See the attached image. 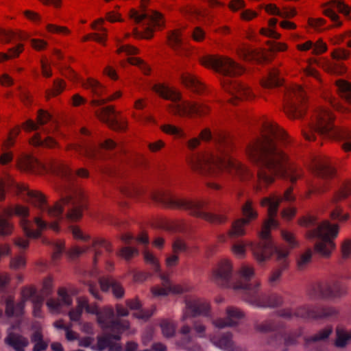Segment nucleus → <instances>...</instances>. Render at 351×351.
<instances>
[{
    "instance_id": "nucleus-1",
    "label": "nucleus",
    "mask_w": 351,
    "mask_h": 351,
    "mask_svg": "<svg viewBox=\"0 0 351 351\" xmlns=\"http://www.w3.org/2000/svg\"><path fill=\"white\" fill-rule=\"evenodd\" d=\"M286 138L285 132L274 123L266 122L263 125V138L247 149L249 157L259 165L258 184L256 191L274 181L273 175L278 174L295 182L300 174L289 165L287 155L278 147L277 143Z\"/></svg>"
},
{
    "instance_id": "nucleus-2",
    "label": "nucleus",
    "mask_w": 351,
    "mask_h": 351,
    "mask_svg": "<svg viewBox=\"0 0 351 351\" xmlns=\"http://www.w3.org/2000/svg\"><path fill=\"white\" fill-rule=\"evenodd\" d=\"M203 64L214 69L222 75V86L230 93L229 101L233 105H236L240 99L252 97L253 94L247 86L234 79L243 72V69L232 59L222 56H210L203 61Z\"/></svg>"
},
{
    "instance_id": "nucleus-3",
    "label": "nucleus",
    "mask_w": 351,
    "mask_h": 351,
    "mask_svg": "<svg viewBox=\"0 0 351 351\" xmlns=\"http://www.w3.org/2000/svg\"><path fill=\"white\" fill-rule=\"evenodd\" d=\"M223 138L221 134L215 138V143L218 144L219 154H198L189 161L191 168L202 176L214 177L217 176L219 167H224L234 170L242 179L247 169L241 163L228 157V153L222 147Z\"/></svg>"
},
{
    "instance_id": "nucleus-4",
    "label": "nucleus",
    "mask_w": 351,
    "mask_h": 351,
    "mask_svg": "<svg viewBox=\"0 0 351 351\" xmlns=\"http://www.w3.org/2000/svg\"><path fill=\"white\" fill-rule=\"evenodd\" d=\"M151 197L156 202L160 203L164 206L189 210L192 215L201 217L213 223H223L226 221V217L224 215H218L205 212L204 208L206 202L204 201L175 199L167 197L164 193H152Z\"/></svg>"
},
{
    "instance_id": "nucleus-5",
    "label": "nucleus",
    "mask_w": 351,
    "mask_h": 351,
    "mask_svg": "<svg viewBox=\"0 0 351 351\" xmlns=\"http://www.w3.org/2000/svg\"><path fill=\"white\" fill-rule=\"evenodd\" d=\"M80 192H66L53 206L47 208V212L50 217L59 219L62 218V213L66 209V219L71 222L77 221L82 217L84 204Z\"/></svg>"
},
{
    "instance_id": "nucleus-6",
    "label": "nucleus",
    "mask_w": 351,
    "mask_h": 351,
    "mask_svg": "<svg viewBox=\"0 0 351 351\" xmlns=\"http://www.w3.org/2000/svg\"><path fill=\"white\" fill-rule=\"evenodd\" d=\"M130 17L136 24L143 27L142 31L134 28L133 34L136 38H145L149 39L152 37L155 27H160L164 21L160 13L152 10L137 11L132 9L130 11Z\"/></svg>"
},
{
    "instance_id": "nucleus-7",
    "label": "nucleus",
    "mask_w": 351,
    "mask_h": 351,
    "mask_svg": "<svg viewBox=\"0 0 351 351\" xmlns=\"http://www.w3.org/2000/svg\"><path fill=\"white\" fill-rule=\"evenodd\" d=\"M339 227L324 221L314 230L313 236L321 239L315 245V251L324 257H328L335 245L332 239L337 236Z\"/></svg>"
},
{
    "instance_id": "nucleus-8",
    "label": "nucleus",
    "mask_w": 351,
    "mask_h": 351,
    "mask_svg": "<svg viewBox=\"0 0 351 351\" xmlns=\"http://www.w3.org/2000/svg\"><path fill=\"white\" fill-rule=\"evenodd\" d=\"M152 90L162 98L173 102L177 110H199V108H204L210 110L209 106H203L197 103L185 99L176 88L164 84H154Z\"/></svg>"
},
{
    "instance_id": "nucleus-9",
    "label": "nucleus",
    "mask_w": 351,
    "mask_h": 351,
    "mask_svg": "<svg viewBox=\"0 0 351 351\" xmlns=\"http://www.w3.org/2000/svg\"><path fill=\"white\" fill-rule=\"evenodd\" d=\"M332 117L329 111H320L316 116L313 128L320 135L328 136L339 140L348 141L351 134L344 129L337 128L331 124Z\"/></svg>"
},
{
    "instance_id": "nucleus-10",
    "label": "nucleus",
    "mask_w": 351,
    "mask_h": 351,
    "mask_svg": "<svg viewBox=\"0 0 351 351\" xmlns=\"http://www.w3.org/2000/svg\"><path fill=\"white\" fill-rule=\"evenodd\" d=\"M233 289L235 291H243V300L257 307L264 305V299L266 297V293L261 288V282L254 281L252 282H236L233 285Z\"/></svg>"
},
{
    "instance_id": "nucleus-11",
    "label": "nucleus",
    "mask_w": 351,
    "mask_h": 351,
    "mask_svg": "<svg viewBox=\"0 0 351 351\" xmlns=\"http://www.w3.org/2000/svg\"><path fill=\"white\" fill-rule=\"evenodd\" d=\"M262 240L258 243H250L249 244L254 256L258 263H263L266 261L274 252L277 254L278 260H282L288 256L289 252L287 250L274 247L269 238L262 239Z\"/></svg>"
},
{
    "instance_id": "nucleus-12",
    "label": "nucleus",
    "mask_w": 351,
    "mask_h": 351,
    "mask_svg": "<svg viewBox=\"0 0 351 351\" xmlns=\"http://www.w3.org/2000/svg\"><path fill=\"white\" fill-rule=\"evenodd\" d=\"M35 293V290L30 287H23L21 290V300L15 304L12 296H7L5 298V313L10 317L13 316L19 317L23 314L25 303L29 299H32Z\"/></svg>"
},
{
    "instance_id": "nucleus-13",
    "label": "nucleus",
    "mask_w": 351,
    "mask_h": 351,
    "mask_svg": "<svg viewBox=\"0 0 351 351\" xmlns=\"http://www.w3.org/2000/svg\"><path fill=\"white\" fill-rule=\"evenodd\" d=\"M281 201L282 198L276 196L265 197L261 201L262 206H268L267 211L269 217V219L265 222L262 231L259 233L261 239L269 238L270 228L277 226V222L273 217L276 215L278 208Z\"/></svg>"
},
{
    "instance_id": "nucleus-14",
    "label": "nucleus",
    "mask_w": 351,
    "mask_h": 351,
    "mask_svg": "<svg viewBox=\"0 0 351 351\" xmlns=\"http://www.w3.org/2000/svg\"><path fill=\"white\" fill-rule=\"evenodd\" d=\"M185 308L180 318L182 322H185L190 317L206 314L209 310L208 304L199 300L185 299Z\"/></svg>"
},
{
    "instance_id": "nucleus-15",
    "label": "nucleus",
    "mask_w": 351,
    "mask_h": 351,
    "mask_svg": "<svg viewBox=\"0 0 351 351\" xmlns=\"http://www.w3.org/2000/svg\"><path fill=\"white\" fill-rule=\"evenodd\" d=\"M317 289L319 295L326 298H340L347 292L346 287L337 281L319 284Z\"/></svg>"
},
{
    "instance_id": "nucleus-16",
    "label": "nucleus",
    "mask_w": 351,
    "mask_h": 351,
    "mask_svg": "<svg viewBox=\"0 0 351 351\" xmlns=\"http://www.w3.org/2000/svg\"><path fill=\"white\" fill-rule=\"evenodd\" d=\"M226 318L217 319L213 324L218 328L233 327L238 324L239 320L244 317V313L238 308L228 306L226 308Z\"/></svg>"
},
{
    "instance_id": "nucleus-17",
    "label": "nucleus",
    "mask_w": 351,
    "mask_h": 351,
    "mask_svg": "<svg viewBox=\"0 0 351 351\" xmlns=\"http://www.w3.org/2000/svg\"><path fill=\"white\" fill-rule=\"evenodd\" d=\"M337 313V311L332 308H324L319 311L307 306H302L294 310L295 317L303 319L327 317Z\"/></svg>"
},
{
    "instance_id": "nucleus-18",
    "label": "nucleus",
    "mask_w": 351,
    "mask_h": 351,
    "mask_svg": "<svg viewBox=\"0 0 351 351\" xmlns=\"http://www.w3.org/2000/svg\"><path fill=\"white\" fill-rule=\"evenodd\" d=\"M232 267L230 261H222L213 271V278L217 283L226 286L232 277Z\"/></svg>"
},
{
    "instance_id": "nucleus-19",
    "label": "nucleus",
    "mask_w": 351,
    "mask_h": 351,
    "mask_svg": "<svg viewBox=\"0 0 351 351\" xmlns=\"http://www.w3.org/2000/svg\"><path fill=\"white\" fill-rule=\"evenodd\" d=\"M100 289L104 292L112 289L113 295L117 298L124 295V289L121 285L111 276H102L99 278Z\"/></svg>"
},
{
    "instance_id": "nucleus-20",
    "label": "nucleus",
    "mask_w": 351,
    "mask_h": 351,
    "mask_svg": "<svg viewBox=\"0 0 351 351\" xmlns=\"http://www.w3.org/2000/svg\"><path fill=\"white\" fill-rule=\"evenodd\" d=\"M58 294V300L49 299L47 302V306L53 313H58L62 306H70L72 304V299L64 288L59 289Z\"/></svg>"
},
{
    "instance_id": "nucleus-21",
    "label": "nucleus",
    "mask_w": 351,
    "mask_h": 351,
    "mask_svg": "<svg viewBox=\"0 0 351 351\" xmlns=\"http://www.w3.org/2000/svg\"><path fill=\"white\" fill-rule=\"evenodd\" d=\"M16 187L21 196L23 197L27 196L28 197L27 201L35 206L44 209L46 201L43 194L38 191H30L25 185H17Z\"/></svg>"
},
{
    "instance_id": "nucleus-22",
    "label": "nucleus",
    "mask_w": 351,
    "mask_h": 351,
    "mask_svg": "<svg viewBox=\"0 0 351 351\" xmlns=\"http://www.w3.org/2000/svg\"><path fill=\"white\" fill-rule=\"evenodd\" d=\"M93 350L104 351L106 348L108 351H123L121 346L113 341H111L110 333H104L97 337V343L91 347Z\"/></svg>"
},
{
    "instance_id": "nucleus-23",
    "label": "nucleus",
    "mask_w": 351,
    "mask_h": 351,
    "mask_svg": "<svg viewBox=\"0 0 351 351\" xmlns=\"http://www.w3.org/2000/svg\"><path fill=\"white\" fill-rule=\"evenodd\" d=\"M312 171L316 176L324 180L331 178L335 174V170L328 160L325 159L315 161L312 167Z\"/></svg>"
},
{
    "instance_id": "nucleus-24",
    "label": "nucleus",
    "mask_w": 351,
    "mask_h": 351,
    "mask_svg": "<svg viewBox=\"0 0 351 351\" xmlns=\"http://www.w3.org/2000/svg\"><path fill=\"white\" fill-rule=\"evenodd\" d=\"M5 343L15 351H25V348L29 345V341L26 337L14 332L6 337Z\"/></svg>"
},
{
    "instance_id": "nucleus-25",
    "label": "nucleus",
    "mask_w": 351,
    "mask_h": 351,
    "mask_svg": "<svg viewBox=\"0 0 351 351\" xmlns=\"http://www.w3.org/2000/svg\"><path fill=\"white\" fill-rule=\"evenodd\" d=\"M286 97L293 106H296L298 102L304 103L306 100V94L300 86L286 88Z\"/></svg>"
},
{
    "instance_id": "nucleus-26",
    "label": "nucleus",
    "mask_w": 351,
    "mask_h": 351,
    "mask_svg": "<svg viewBox=\"0 0 351 351\" xmlns=\"http://www.w3.org/2000/svg\"><path fill=\"white\" fill-rule=\"evenodd\" d=\"M115 111H97L96 116L102 121L108 123L110 127L117 130L123 128V123H122L117 119V115Z\"/></svg>"
},
{
    "instance_id": "nucleus-27",
    "label": "nucleus",
    "mask_w": 351,
    "mask_h": 351,
    "mask_svg": "<svg viewBox=\"0 0 351 351\" xmlns=\"http://www.w3.org/2000/svg\"><path fill=\"white\" fill-rule=\"evenodd\" d=\"M183 84L197 93H202L205 86L199 80L191 73H184L182 75Z\"/></svg>"
},
{
    "instance_id": "nucleus-28",
    "label": "nucleus",
    "mask_w": 351,
    "mask_h": 351,
    "mask_svg": "<svg viewBox=\"0 0 351 351\" xmlns=\"http://www.w3.org/2000/svg\"><path fill=\"white\" fill-rule=\"evenodd\" d=\"M211 342L216 346L228 351H234V343L230 333L223 334L219 339L210 337Z\"/></svg>"
},
{
    "instance_id": "nucleus-29",
    "label": "nucleus",
    "mask_w": 351,
    "mask_h": 351,
    "mask_svg": "<svg viewBox=\"0 0 351 351\" xmlns=\"http://www.w3.org/2000/svg\"><path fill=\"white\" fill-rule=\"evenodd\" d=\"M265 10L270 14L279 16L282 18H291L296 14V11L293 8H284L283 10H280L274 4H268L265 7Z\"/></svg>"
},
{
    "instance_id": "nucleus-30",
    "label": "nucleus",
    "mask_w": 351,
    "mask_h": 351,
    "mask_svg": "<svg viewBox=\"0 0 351 351\" xmlns=\"http://www.w3.org/2000/svg\"><path fill=\"white\" fill-rule=\"evenodd\" d=\"M332 332V329L331 327H327L326 328L322 329L313 336L305 338L304 346L308 347L311 343L324 342L328 339Z\"/></svg>"
},
{
    "instance_id": "nucleus-31",
    "label": "nucleus",
    "mask_w": 351,
    "mask_h": 351,
    "mask_svg": "<svg viewBox=\"0 0 351 351\" xmlns=\"http://www.w3.org/2000/svg\"><path fill=\"white\" fill-rule=\"evenodd\" d=\"M34 347L32 351H45L48 347V342L45 341L40 330H35L30 336Z\"/></svg>"
},
{
    "instance_id": "nucleus-32",
    "label": "nucleus",
    "mask_w": 351,
    "mask_h": 351,
    "mask_svg": "<svg viewBox=\"0 0 351 351\" xmlns=\"http://www.w3.org/2000/svg\"><path fill=\"white\" fill-rule=\"evenodd\" d=\"M300 336V334L296 335H289L283 339L282 335L280 333H276L274 335V339L269 341V343L274 346L278 344H281L282 341L286 346H295L297 344V337Z\"/></svg>"
},
{
    "instance_id": "nucleus-33",
    "label": "nucleus",
    "mask_w": 351,
    "mask_h": 351,
    "mask_svg": "<svg viewBox=\"0 0 351 351\" xmlns=\"http://www.w3.org/2000/svg\"><path fill=\"white\" fill-rule=\"evenodd\" d=\"M249 224L247 219H239L232 223V228L228 232V235L231 237H237L243 236L245 234L244 226Z\"/></svg>"
},
{
    "instance_id": "nucleus-34",
    "label": "nucleus",
    "mask_w": 351,
    "mask_h": 351,
    "mask_svg": "<svg viewBox=\"0 0 351 351\" xmlns=\"http://www.w3.org/2000/svg\"><path fill=\"white\" fill-rule=\"evenodd\" d=\"M337 90L342 97L351 104V83L344 80L336 82Z\"/></svg>"
},
{
    "instance_id": "nucleus-35",
    "label": "nucleus",
    "mask_w": 351,
    "mask_h": 351,
    "mask_svg": "<svg viewBox=\"0 0 351 351\" xmlns=\"http://www.w3.org/2000/svg\"><path fill=\"white\" fill-rule=\"evenodd\" d=\"M282 84V80L278 77V73L275 70L271 71L268 77L262 82V86L265 88L280 86Z\"/></svg>"
},
{
    "instance_id": "nucleus-36",
    "label": "nucleus",
    "mask_w": 351,
    "mask_h": 351,
    "mask_svg": "<svg viewBox=\"0 0 351 351\" xmlns=\"http://www.w3.org/2000/svg\"><path fill=\"white\" fill-rule=\"evenodd\" d=\"M82 86L90 90L94 95L101 96L104 92V87L97 80L89 78L87 81L83 82Z\"/></svg>"
},
{
    "instance_id": "nucleus-37",
    "label": "nucleus",
    "mask_w": 351,
    "mask_h": 351,
    "mask_svg": "<svg viewBox=\"0 0 351 351\" xmlns=\"http://www.w3.org/2000/svg\"><path fill=\"white\" fill-rule=\"evenodd\" d=\"M335 346L338 348H344L351 339V331L345 330L337 328L336 330Z\"/></svg>"
},
{
    "instance_id": "nucleus-38",
    "label": "nucleus",
    "mask_w": 351,
    "mask_h": 351,
    "mask_svg": "<svg viewBox=\"0 0 351 351\" xmlns=\"http://www.w3.org/2000/svg\"><path fill=\"white\" fill-rule=\"evenodd\" d=\"M162 333L166 338L173 337L176 335V325L171 321L162 319L160 323Z\"/></svg>"
},
{
    "instance_id": "nucleus-39",
    "label": "nucleus",
    "mask_w": 351,
    "mask_h": 351,
    "mask_svg": "<svg viewBox=\"0 0 351 351\" xmlns=\"http://www.w3.org/2000/svg\"><path fill=\"white\" fill-rule=\"evenodd\" d=\"M253 202L252 200H247L245 204L242 206V213L245 218L242 219H247V223H250L251 220L256 219L258 216L257 212L253 208Z\"/></svg>"
},
{
    "instance_id": "nucleus-40",
    "label": "nucleus",
    "mask_w": 351,
    "mask_h": 351,
    "mask_svg": "<svg viewBox=\"0 0 351 351\" xmlns=\"http://www.w3.org/2000/svg\"><path fill=\"white\" fill-rule=\"evenodd\" d=\"M15 37H18L21 40H25L27 38V36L23 33L16 34L12 31L0 28V40L2 43H9Z\"/></svg>"
},
{
    "instance_id": "nucleus-41",
    "label": "nucleus",
    "mask_w": 351,
    "mask_h": 351,
    "mask_svg": "<svg viewBox=\"0 0 351 351\" xmlns=\"http://www.w3.org/2000/svg\"><path fill=\"white\" fill-rule=\"evenodd\" d=\"M30 143L36 146H45L48 148H52L58 145V143L51 137H47L45 140H41L39 134H35V136L31 139Z\"/></svg>"
},
{
    "instance_id": "nucleus-42",
    "label": "nucleus",
    "mask_w": 351,
    "mask_h": 351,
    "mask_svg": "<svg viewBox=\"0 0 351 351\" xmlns=\"http://www.w3.org/2000/svg\"><path fill=\"white\" fill-rule=\"evenodd\" d=\"M65 88V83L62 80L57 79L53 81L52 89H48L45 92L47 99L60 94Z\"/></svg>"
},
{
    "instance_id": "nucleus-43",
    "label": "nucleus",
    "mask_w": 351,
    "mask_h": 351,
    "mask_svg": "<svg viewBox=\"0 0 351 351\" xmlns=\"http://www.w3.org/2000/svg\"><path fill=\"white\" fill-rule=\"evenodd\" d=\"M169 44L175 50L184 49V43L181 37L180 32L178 30L173 31L168 37Z\"/></svg>"
},
{
    "instance_id": "nucleus-44",
    "label": "nucleus",
    "mask_w": 351,
    "mask_h": 351,
    "mask_svg": "<svg viewBox=\"0 0 351 351\" xmlns=\"http://www.w3.org/2000/svg\"><path fill=\"white\" fill-rule=\"evenodd\" d=\"M241 280L238 282H249L254 276V268L248 265H243L239 270Z\"/></svg>"
},
{
    "instance_id": "nucleus-45",
    "label": "nucleus",
    "mask_w": 351,
    "mask_h": 351,
    "mask_svg": "<svg viewBox=\"0 0 351 351\" xmlns=\"http://www.w3.org/2000/svg\"><path fill=\"white\" fill-rule=\"evenodd\" d=\"M4 213L8 217L14 214L21 218H25L28 216L29 209L27 207L21 205H16L14 208L5 209Z\"/></svg>"
},
{
    "instance_id": "nucleus-46",
    "label": "nucleus",
    "mask_w": 351,
    "mask_h": 351,
    "mask_svg": "<svg viewBox=\"0 0 351 351\" xmlns=\"http://www.w3.org/2000/svg\"><path fill=\"white\" fill-rule=\"evenodd\" d=\"M20 168L24 170H29L36 172V168L39 166L37 160L32 156H26L21 160L20 162Z\"/></svg>"
},
{
    "instance_id": "nucleus-47",
    "label": "nucleus",
    "mask_w": 351,
    "mask_h": 351,
    "mask_svg": "<svg viewBox=\"0 0 351 351\" xmlns=\"http://www.w3.org/2000/svg\"><path fill=\"white\" fill-rule=\"evenodd\" d=\"M51 169L54 173L60 174L62 176L67 177L71 173V170L69 167L60 161L54 162L51 165Z\"/></svg>"
},
{
    "instance_id": "nucleus-48",
    "label": "nucleus",
    "mask_w": 351,
    "mask_h": 351,
    "mask_svg": "<svg viewBox=\"0 0 351 351\" xmlns=\"http://www.w3.org/2000/svg\"><path fill=\"white\" fill-rule=\"evenodd\" d=\"M23 50V45L19 44L9 49L8 53H0V62L17 57Z\"/></svg>"
},
{
    "instance_id": "nucleus-49",
    "label": "nucleus",
    "mask_w": 351,
    "mask_h": 351,
    "mask_svg": "<svg viewBox=\"0 0 351 351\" xmlns=\"http://www.w3.org/2000/svg\"><path fill=\"white\" fill-rule=\"evenodd\" d=\"M113 315V311L110 308H106L102 311H99L97 318L101 327L102 328L103 325H106L111 319H112Z\"/></svg>"
},
{
    "instance_id": "nucleus-50",
    "label": "nucleus",
    "mask_w": 351,
    "mask_h": 351,
    "mask_svg": "<svg viewBox=\"0 0 351 351\" xmlns=\"http://www.w3.org/2000/svg\"><path fill=\"white\" fill-rule=\"evenodd\" d=\"M264 305L261 307H276L282 304V299L277 295H268L266 293L265 299H264Z\"/></svg>"
},
{
    "instance_id": "nucleus-51",
    "label": "nucleus",
    "mask_w": 351,
    "mask_h": 351,
    "mask_svg": "<svg viewBox=\"0 0 351 351\" xmlns=\"http://www.w3.org/2000/svg\"><path fill=\"white\" fill-rule=\"evenodd\" d=\"M12 225L3 216H0V236L6 237L11 234Z\"/></svg>"
},
{
    "instance_id": "nucleus-52",
    "label": "nucleus",
    "mask_w": 351,
    "mask_h": 351,
    "mask_svg": "<svg viewBox=\"0 0 351 351\" xmlns=\"http://www.w3.org/2000/svg\"><path fill=\"white\" fill-rule=\"evenodd\" d=\"M138 254V250L136 247H123L119 253L126 261L130 260L133 256Z\"/></svg>"
},
{
    "instance_id": "nucleus-53",
    "label": "nucleus",
    "mask_w": 351,
    "mask_h": 351,
    "mask_svg": "<svg viewBox=\"0 0 351 351\" xmlns=\"http://www.w3.org/2000/svg\"><path fill=\"white\" fill-rule=\"evenodd\" d=\"M276 328V326L270 322H265L262 323H257L255 324V329L258 332L262 333H267L275 330Z\"/></svg>"
},
{
    "instance_id": "nucleus-54",
    "label": "nucleus",
    "mask_w": 351,
    "mask_h": 351,
    "mask_svg": "<svg viewBox=\"0 0 351 351\" xmlns=\"http://www.w3.org/2000/svg\"><path fill=\"white\" fill-rule=\"evenodd\" d=\"M128 62L130 64L132 65L138 66L144 74L148 75L149 73L150 68L141 59L138 58L132 57L128 58Z\"/></svg>"
},
{
    "instance_id": "nucleus-55",
    "label": "nucleus",
    "mask_w": 351,
    "mask_h": 351,
    "mask_svg": "<svg viewBox=\"0 0 351 351\" xmlns=\"http://www.w3.org/2000/svg\"><path fill=\"white\" fill-rule=\"evenodd\" d=\"M312 252L311 250H308L305 253L302 254L298 261V267L300 270L305 269L306 265L311 262Z\"/></svg>"
},
{
    "instance_id": "nucleus-56",
    "label": "nucleus",
    "mask_w": 351,
    "mask_h": 351,
    "mask_svg": "<svg viewBox=\"0 0 351 351\" xmlns=\"http://www.w3.org/2000/svg\"><path fill=\"white\" fill-rule=\"evenodd\" d=\"M239 56L246 61H250L255 59L257 56V53L253 49L250 48L243 47L239 52Z\"/></svg>"
},
{
    "instance_id": "nucleus-57",
    "label": "nucleus",
    "mask_w": 351,
    "mask_h": 351,
    "mask_svg": "<svg viewBox=\"0 0 351 351\" xmlns=\"http://www.w3.org/2000/svg\"><path fill=\"white\" fill-rule=\"evenodd\" d=\"M72 147L77 152H80L81 149H84V155L89 158L95 159L96 158L95 149L92 147H84L81 145H73Z\"/></svg>"
},
{
    "instance_id": "nucleus-58",
    "label": "nucleus",
    "mask_w": 351,
    "mask_h": 351,
    "mask_svg": "<svg viewBox=\"0 0 351 351\" xmlns=\"http://www.w3.org/2000/svg\"><path fill=\"white\" fill-rule=\"evenodd\" d=\"M186 244L180 239L175 240L172 243L173 254H178L180 252H184L186 250Z\"/></svg>"
},
{
    "instance_id": "nucleus-59",
    "label": "nucleus",
    "mask_w": 351,
    "mask_h": 351,
    "mask_svg": "<svg viewBox=\"0 0 351 351\" xmlns=\"http://www.w3.org/2000/svg\"><path fill=\"white\" fill-rule=\"evenodd\" d=\"M29 221L26 219L22 220V226L26 235L31 238H38L40 236V232L38 230H32L29 228Z\"/></svg>"
},
{
    "instance_id": "nucleus-60",
    "label": "nucleus",
    "mask_w": 351,
    "mask_h": 351,
    "mask_svg": "<svg viewBox=\"0 0 351 351\" xmlns=\"http://www.w3.org/2000/svg\"><path fill=\"white\" fill-rule=\"evenodd\" d=\"M10 281L11 277L8 273H0V291H5L8 288Z\"/></svg>"
},
{
    "instance_id": "nucleus-61",
    "label": "nucleus",
    "mask_w": 351,
    "mask_h": 351,
    "mask_svg": "<svg viewBox=\"0 0 351 351\" xmlns=\"http://www.w3.org/2000/svg\"><path fill=\"white\" fill-rule=\"evenodd\" d=\"M25 265V260L23 256L14 257L10 261V267L14 269H20Z\"/></svg>"
},
{
    "instance_id": "nucleus-62",
    "label": "nucleus",
    "mask_w": 351,
    "mask_h": 351,
    "mask_svg": "<svg viewBox=\"0 0 351 351\" xmlns=\"http://www.w3.org/2000/svg\"><path fill=\"white\" fill-rule=\"evenodd\" d=\"M232 250L234 254L240 258L243 257L245 254V245L242 242L234 244Z\"/></svg>"
},
{
    "instance_id": "nucleus-63",
    "label": "nucleus",
    "mask_w": 351,
    "mask_h": 351,
    "mask_svg": "<svg viewBox=\"0 0 351 351\" xmlns=\"http://www.w3.org/2000/svg\"><path fill=\"white\" fill-rule=\"evenodd\" d=\"M282 236L291 248H294L298 246V242L295 241L292 233L287 231H282Z\"/></svg>"
},
{
    "instance_id": "nucleus-64",
    "label": "nucleus",
    "mask_w": 351,
    "mask_h": 351,
    "mask_svg": "<svg viewBox=\"0 0 351 351\" xmlns=\"http://www.w3.org/2000/svg\"><path fill=\"white\" fill-rule=\"evenodd\" d=\"M350 53L345 49H338L332 53L333 59L337 60H346L348 58Z\"/></svg>"
}]
</instances>
